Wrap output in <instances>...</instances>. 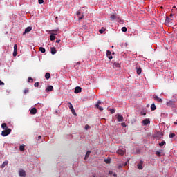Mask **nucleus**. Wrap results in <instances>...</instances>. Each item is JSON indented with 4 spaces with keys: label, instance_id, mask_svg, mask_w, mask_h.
Here are the masks:
<instances>
[{
    "label": "nucleus",
    "instance_id": "f257e3e1",
    "mask_svg": "<svg viewBox=\"0 0 177 177\" xmlns=\"http://www.w3.org/2000/svg\"><path fill=\"white\" fill-rule=\"evenodd\" d=\"M10 132H12L11 129H7L1 132L2 136H8V135H10Z\"/></svg>",
    "mask_w": 177,
    "mask_h": 177
},
{
    "label": "nucleus",
    "instance_id": "f03ea898",
    "mask_svg": "<svg viewBox=\"0 0 177 177\" xmlns=\"http://www.w3.org/2000/svg\"><path fill=\"white\" fill-rule=\"evenodd\" d=\"M68 104H69L68 108L70 109L72 114H73V115H77V113L75 112V110L74 109V106H73V104H71V102H68Z\"/></svg>",
    "mask_w": 177,
    "mask_h": 177
},
{
    "label": "nucleus",
    "instance_id": "7ed1b4c3",
    "mask_svg": "<svg viewBox=\"0 0 177 177\" xmlns=\"http://www.w3.org/2000/svg\"><path fill=\"white\" fill-rule=\"evenodd\" d=\"M100 104H102V101L98 100L97 104H95L96 109H98L100 111H103V107L100 106Z\"/></svg>",
    "mask_w": 177,
    "mask_h": 177
},
{
    "label": "nucleus",
    "instance_id": "20e7f679",
    "mask_svg": "<svg viewBox=\"0 0 177 177\" xmlns=\"http://www.w3.org/2000/svg\"><path fill=\"white\" fill-rule=\"evenodd\" d=\"M167 106L169 107H174L175 106V101L170 100L167 102Z\"/></svg>",
    "mask_w": 177,
    "mask_h": 177
},
{
    "label": "nucleus",
    "instance_id": "39448f33",
    "mask_svg": "<svg viewBox=\"0 0 177 177\" xmlns=\"http://www.w3.org/2000/svg\"><path fill=\"white\" fill-rule=\"evenodd\" d=\"M13 56H14V57L17 56V44H15V45H14Z\"/></svg>",
    "mask_w": 177,
    "mask_h": 177
},
{
    "label": "nucleus",
    "instance_id": "423d86ee",
    "mask_svg": "<svg viewBox=\"0 0 177 177\" xmlns=\"http://www.w3.org/2000/svg\"><path fill=\"white\" fill-rule=\"evenodd\" d=\"M106 55L109 60H111L113 59V56H111V52L109 50H106Z\"/></svg>",
    "mask_w": 177,
    "mask_h": 177
},
{
    "label": "nucleus",
    "instance_id": "0eeeda50",
    "mask_svg": "<svg viewBox=\"0 0 177 177\" xmlns=\"http://www.w3.org/2000/svg\"><path fill=\"white\" fill-rule=\"evenodd\" d=\"M153 99H154V100H156V102H158V103H162V99L158 97V96H157V95H155V96L153 97Z\"/></svg>",
    "mask_w": 177,
    "mask_h": 177
},
{
    "label": "nucleus",
    "instance_id": "6e6552de",
    "mask_svg": "<svg viewBox=\"0 0 177 177\" xmlns=\"http://www.w3.org/2000/svg\"><path fill=\"white\" fill-rule=\"evenodd\" d=\"M31 30H32V27H31V26L26 28L25 32L23 33V35H24V34H27V32H30V31H31Z\"/></svg>",
    "mask_w": 177,
    "mask_h": 177
},
{
    "label": "nucleus",
    "instance_id": "1a4fd4ad",
    "mask_svg": "<svg viewBox=\"0 0 177 177\" xmlns=\"http://www.w3.org/2000/svg\"><path fill=\"white\" fill-rule=\"evenodd\" d=\"M81 91H82V88L80 86L75 88V93H80Z\"/></svg>",
    "mask_w": 177,
    "mask_h": 177
},
{
    "label": "nucleus",
    "instance_id": "9d476101",
    "mask_svg": "<svg viewBox=\"0 0 177 177\" xmlns=\"http://www.w3.org/2000/svg\"><path fill=\"white\" fill-rule=\"evenodd\" d=\"M19 176L26 177V171L23 169L19 170Z\"/></svg>",
    "mask_w": 177,
    "mask_h": 177
},
{
    "label": "nucleus",
    "instance_id": "9b49d317",
    "mask_svg": "<svg viewBox=\"0 0 177 177\" xmlns=\"http://www.w3.org/2000/svg\"><path fill=\"white\" fill-rule=\"evenodd\" d=\"M138 169H143V161L140 160L139 164L137 165Z\"/></svg>",
    "mask_w": 177,
    "mask_h": 177
},
{
    "label": "nucleus",
    "instance_id": "f8f14e48",
    "mask_svg": "<svg viewBox=\"0 0 177 177\" xmlns=\"http://www.w3.org/2000/svg\"><path fill=\"white\" fill-rule=\"evenodd\" d=\"M117 120L119 122H122V121H124V117L122 115H118L117 116Z\"/></svg>",
    "mask_w": 177,
    "mask_h": 177
},
{
    "label": "nucleus",
    "instance_id": "ddd939ff",
    "mask_svg": "<svg viewBox=\"0 0 177 177\" xmlns=\"http://www.w3.org/2000/svg\"><path fill=\"white\" fill-rule=\"evenodd\" d=\"M136 72L138 75H140V74H142V68L137 66H136Z\"/></svg>",
    "mask_w": 177,
    "mask_h": 177
},
{
    "label": "nucleus",
    "instance_id": "4468645a",
    "mask_svg": "<svg viewBox=\"0 0 177 177\" xmlns=\"http://www.w3.org/2000/svg\"><path fill=\"white\" fill-rule=\"evenodd\" d=\"M143 125H148V124H150V119H145L142 121Z\"/></svg>",
    "mask_w": 177,
    "mask_h": 177
},
{
    "label": "nucleus",
    "instance_id": "2eb2a0df",
    "mask_svg": "<svg viewBox=\"0 0 177 177\" xmlns=\"http://www.w3.org/2000/svg\"><path fill=\"white\" fill-rule=\"evenodd\" d=\"M46 91V92H52V91H53V86H48Z\"/></svg>",
    "mask_w": 177,
    "mask_h": 177
},
{
    "label": "nucleus",
    "instance_id": "dca6fc26",
    "mask_svg": "<svg viewBox=\"0 0 177 177\" xmlns=\"http://www.w3.org/2000/svg\"><path fill=\"white\" fill-rule=\"evenodd\" d=\"M118 154H120V156H124L125 154V151L122 149H118Z\"/></svg>",
    "mask_w": 177,
    "mask_h": 177
},
{
    "label": "nucleus",
    "instance_id": "f3484780",
    "mask_svg": "<svg viewBox=\"0 0 177 177\" xmlns=\"http://www.w3.org/2000/svg\"><path fill=\"white\" fill-rule=\"evenodd\" d=\"M113 68H119L120 67V63L115 62L113 65Z\"/></svg>",
    "mask_w": 177,
    "mask_h": 177
},
{
    "label": "nucleus",
    "instance_id": "a211bd4d",
    "mask_svg": "<svg viewBox=\"0 0 177 177\" xmlns=\"http://www.w3.org/2000/svg\"><path fill=\"white\" fill-rule=\"evenodd\" d=\"M8 164H9L8 161L3 162V164L1 165V168H5V167H6V165H8Z\"/></svg>",
    "mask_w": 177,
    "mask_h": 177
},
{
    "label": "nucleus",
    "instance_id": "6ab92c4d",
    "mask_svg": "<svg viewBox=\"0 0 177 177\" xmlns=\"http://www.w3.org/2000/svg\"><path fill=\"white\" fill-rule=\"evenodd\" d=\"M50 50H51V53H52L53 55H56V48H55V47H51V48H50Z\"/></svg>",
    "mask_w": 177,
    "mask_h": 177
},
{
    "label": "nucleus",
    "instance_id": "aec40b11",
    "mask_svg": "<svg viewBox=\"0 0 177 177\" xmlns=\"http://www.w3.org/2000/svg\"><path fill=\"white\" fill-rule=\"evenodd\" d=\"M30 114H37V109L36 108H32L30 110Z\"/></svg>",
    "mask_w": 177,
    "mask_h": 177
},
{
    "label": "nucleus",
    "instance_id": "412c9836",
    "mask_svg": "<svg viewBox=\"0 0 177 177\" xmlns=\"http://www.w3.org/2000/svg\"><path fill=\"white\" fill-rule=\"evenodd\" d=\"M1 128H3L4 130L9 129V128H8V125L6 124V123H3L1 124Z\"/></svg>",
    "mask_w": 177,
    "mask_h": 177
},
{
    "label": "nucleus",
    "instance_id": "4be33fe9",
    "mask_svg": "<svg viewBox=\"0 0 177 177\" xmlns=\"http://www.w3.org/2000/svg\"><path fill=\"white\" fill-rule=\"evenodd\" d=\"M39 50L41 52V53H45V52H46V50H45V48L44 47H39Z\"/></svg>",
    "mask_w": 177,
    "mask_h": 177
},
{
    "label": "nucleus",
    "instance_id": "5701e85b",
    "mask_svg": "<svg viewBox=\"0 0 177 177\" xmlns=\"http://www.w3.org/2000/svg\"><path fill=\"white\" fill-rule=\"evenodd\" d=\"M50 41H55V39H56V37L55 36V35L51 34V35L50 36Z\"/></svg>",
    "mask_w": 177,
    "mask_h": 177
},
{
    "label": "nucleus",
    "instance_id": "b1692460",
    "mask_svg": "<svg viewBox=\"0 0 177 177\" xmlns=\"http://www.w3.org/2000/svg\"><path fill=\"white\" fill-rule=\"evenodd\" d=\"M151 111H154V110H156V109H157V106H156V104H152L151 105Z\"/></svg>",
    "mask_w": 177,
    "mask_h": 177
},
{
    "label": "nucleus",
    "instance_id": "393cba45",
    "mask_svg": "<svg viewBox=\"0 0 177 177\" xmlns=\"http://www.w3.org/2000/svg\"><path fill=\"white\" fill-rule=\"evenodd\" d=\"M89 156H91V151H87L84 160H86V158H88V157H89Z\"/></svg>",
    "mask_w": 177,
    "mask_h": 177
},
{
    "label": "nucleus",
    "instance_id": "a878e982",
    "mask_svg": "<svg viewBox=\"0 0 177 177\" xmlns=\"http://www.w3.org/2000/svg\"><path fill=\"white\" fill-rule=\"evenodd\" d=\"M45 78H46V80H49V78H50V73H46L45 74Z\"/></svg>",
    "mask_w": 177,
    "mask_h": 177
},
{
    "label": "nucleus",
    "instance_id": "bb28decb",
    "mask_svg": "<svg viewBox=\"0 0 177 177\" xmlns=\"http://www.w3.org/2000/svg\"><path fill=\"white\" fill-rule=\"evenodd\" d=\"M111 19V20H115V19H117V15H115V14L112 15Z\"/></svg>",
    "mask_w": 177,
    "mask_h": 177
},
{
    "label": "nucleus",
    "instance_id": "cd10ccee",
    "mask_svg": "<svg viewBox=\"0 0 177 177\" xmlns=\"http://www.w3.org/2000/svg\"><path fill=\"white\" fill-rule=\"evenodd\" d=\"M106 31V29L104 28H102V29H100L99 30L100 34H103V32H104Z\"/></svg>",
    "mask_w": 177,
    "mask_h": 177
},
{
    "label": "nucleus",
    "instance_id": "c85d7f7f",
    "mask_svg": "<svg viewBox=\"0 0 177 177\" xmlns=\"http://www.w3.org/2000/svg\"><path fill=\"white\" fill-rule=\"evenodd\" d=\"M24 147H25V146L23 145H21L20 147H19V150H20V151H24Z\"/></svg>",
    "mask_w": 177,
    "mask_h": 177
},
{
    "label": "nucleus",
    "instance_id": "c756f323",
    "mask_svg": "<svg viewBox=\"0 0 177 177\" xmlns=\"http://www.w3.org/2000/svg\"><path fill=\"white\" fill-rule=\"evenodd\" d=\"M122 31L123 32H127V31H128V29L127 28V27H122Z\"/></svg>",
    "mask_w": 177,
    "mask_h": 177
},
{
    "label": "nucleus",
    "instance_id": "7c9ffc66",
    "mask_svg": "<svg viewBox=\"0 0 177 177\" xmlns=\"http://www.w3.org/2000/svg\"><path fill=\"white\" fill-rule=\"evenodd\" d=\"M30 92V90H28V88H26L24 91V95H27V93H28Z\"/></svg>",
    "mask_w": 177,
    "mask_h": 177
},
{
    "label": "nucleus",
    "instance_id": "2f4dec72",
    "mask_svg": "<svg viewBox=\"0 0 177 177\" xmlns=\"http://www.w3.org/2000/svg\"><path fill=\"white\" fill-rule=\"evenodd\" d=\"M164 145H166L165 141H162L160 143H159V146L160 147L164 146Z\"/></svg>",
    "mask_w": 177,
    "mask_h": 177
},
{
    "label": "nucleus",
    "instance_id": "473e14b6",
    "mask_svg": "<svg viewBox=\"0 0 177 177\" xmlns=\"http://www.w3.org/2000/svg\"><path fill=\"white\" fill-rule=\"evenodd\" d=\"M59 31V30H53V32H54L53 34V35H57V32Z\"/></svg>",
    "mask_w": 177,
    "mask_h": 177
},
{
    "label": "nucleus",
    "instance_id": "72a5a7b5",
    "mask_svg": "<svg viewBox=\"0 0 177 177\" xmlns=\"http://www.w3.org/2000/svg\"><path fill=\"white\" fill-rule=\"evenodd\" d=\"M28 82H34V79H32V77H28Z\"/></svg>",
    "mask_w": 177,
    "mask_h": 177
},
{
    "label": "nucleus",
    "instance_id": "f704fd0d",
    "mask_svg": "<svg viewBox=\"0 0 177 177\" xmlns=\"http://www.w3.org/2000/svg\"><path fill=\"white\" fill-rule=\"evenodd\" d=\"M34 86L35 88H38V86H39V82H35V84H34Z\"/></svg>",
    "mask_w": 177,
    "mask_h": 177
},
{
    "label": "nucleus",
    "instance_id": "c9c22d12",
    "mask_svg": "<svg viewBox=\"0 0 177 177\" xmlns=\"http://www.w3.org/2000/svg\"><path fill=\"white\" fill-rule=\"evenodd\" d=\"M165 20H166L167 23H169V21H171V20H172V19H169V17H166Z\"/></svg>",
    "mask_w": 177,
    "mask_h": 177
},
{
    "label": "nucleus",
    "instance_id": "e433bc0d",
    "mask_svg": "<svg viewBox=\"0 0 177 177\" xmlns=\"http://www.w3.org/2000/svg\"><path fill=\"white\" fill-rule=\"evenodd\" d=\"M105 162H106V164H110V159H105Z\"/></svg>",
    "mask_w": 177,
    "mask_h": 177
},
{
    "label": "nucleus",
    "instance_id": "4c0bfd02",
    "mask_svg": "<svg viewBox=\"0 0 177 177\" xmlns=\"http://www.w3.org/2000/svg\"><path fill=\"white\" fill-rule=\"evenodd\" d=\"M39 4L42 5L44 3V0H38Z\"/></svg>",
    "mask_w": 177,
    "mask_h": 177
},
{
    "label": "nucleus",
    "instance_id": "58836bf2",
    "mask_svg": "<svg viewBox=\"0 0 177 177\" xmlns=\"http://www.w3.org/2000/svg\"><path fill=\"white\" fill-rule=\"evenodd\" d=\"M88 128H91V127L89 126V125H88V124H86L85 125V129L86 130V131H88Z\"/></svg>",
    "mask_w": 177,
    "mask_h": 177
},
{
    "label": "nucleus",
    "instance_id": "ea45409f",
    "mask_svg": "<svg viewBox=\"0 0 177 177\" xmlns=\"http://www.w3.org/2000/svg\"><path fill=\"white\" fill-rule=\"evenodd\" d=\"M169 138H175V133L169 134Z\"/></svg>",
    "mask_w": 177,
    "mask_h": 177
},
{
    "label": "nucleus",
    "instance_id": "a19ab883",
    "mask_svg": "<svg viewBox=\"0 0 177 177\" xmlns=\"http://www.w3.org/2000/svg\"><path fill=\"white\" fill-rule=\"evenodd\" d=\"M111 114H114V113H115V110L111 109Z\"/></svg>",
    "mask_w": 177,
    "mask_h": 177
},
{
    "label": "nucleus",
    "instance_id": "79ce46f5",
    "mask_svg": "<svg viewBox=\"0 0 177 177\" xmlns=\"http://www.w3.org/2000/svg\"><path fill=\"white\" fill-rule=\"evenodd\" d=\"M156 156H161V152L156 151Z\"/></svg>",
    "mask_w": 177,
    "mask_h": 177
},
{
    "label": "nucleus",
    "instance_id": "37998d69",
    "mask_svg": "<svg viewBox=\"0 0 177 177\" xmlns=\"http://www.w3.org/2000/svg\"><path fill=\"white\" fill-rule=\"evenodd\" d=\"M84 19V15H82V17H79V20H82Z\"/></svg>",
    "mask_w": 177,
    "mask_h": 177
},
{
    "label": "nucleus",
    "instance_id": "c03bdc74",
    "mask_svg": "<svg viewBox=\"0 0 177 177\" xmlns=\"http://www.w3.org/2000/svg\"><path fill=\"white\" fill-rule=\"evenodd\" d=\"M84 19V15H82V17H79V20H82Z\"/></svg>",
    "mask_w": 177,
    "mask_h": 177
},
{
    "label": "nucleus",
    "instance_id": "a18cd8bd",
    "mask_svg": "<svg viewBox=\"0 0 177 177\" xmlns=\"http://www.w3.org/2000/svg\"><path fill=\"white\" fill-rule=\"evenodd\" d=\"M0 85H5V83H3V82H2L1 80H0Z\"/></svg>",
    "mask_w": 177,
    "mask_h": 177
},
{
    "label": "nucleus",
    "instance_id": "49530a36",
    "mask_svg": "<svg viewBox=\"0 0 177 177\" xmlns=\"http://www.w3.org/2000/svg\"><path fill=\"white\" fill-rule=\"evenodd\" d=\"M80 15H81V12L77 11V16H80Z\"/></svg>",
    "mask_w": 177,
    "mask_h": 177
},
{
    "label": "nucleus",
    "instance_id": "de8ad7c7",
    "mask_svg": "<svg viewBox=\"0 0 177 177\" xmlns=\"http://www.w3.org/2000/svg\"><path fill=\"white\" fill-rule=\"evenodd\" d=\"M122 127H127V124H125V122L122 123Z\"/></svg>",
    "mask_w": 177,
    "mask_h": 177
},
{
    "label": "nucleus",
    "instance_id": "09e8293b",
    "mask_svg": "<svg viewBox=\"0 0 177 177\" xmlns=\"http://www.w3.org/2000/svg\"><path fill=\"white\" fill-rule=\"evenodd\" d=\"M127 165H128V162H126L123 165V166H124V167H127Z\"/></svg>",
    "mask_w": 177,
    "mask_h": 177
},
{
    "label": "nucleus",
    "instance_id": "8fccbe9b",
    "mask_svg": "<svg viewBox=\"0 0 177 177\" xmlns=\"http://www.w3.org/2000/svg\"><path fill=\"white\" fill-rule=\"evenodd\" d=\"M109 175H113V171H109Z\"/></svg>",
    "mask_w": 177,
    "mask_h": 177
},
{
    "label": "nucleus",
    "instance_id": "3c124183",
    "mask_svg": "<svg viewBox=\"0 0 177 177\" xmlns=\"http://www.w3.org/2000/svg\"><path fill=\"white\" fill-rule=\"evenodd\" d=\"M113 176L114 177H117V174L114 173V174H113Z\"/></svg>",
    "mask_w": 177,
    "mask_h": 177
},
{
    "label": "nucleus",
    "instance_id": "603ef678",
    "mask_svg": "<svg viewBox=\"0 0 177 177\" xmlns=\"http://www.w3.org/2000/svg\"><path fill=\"white\" fill-rule=\"evenodd\" d=\"M56 42H57V44H59V42H60V39L56 40Z\"/></svg>",
    "mask_w": 177,
    "mask_h": 177
},
{
    "label": "nucleus",
    "instance_id": "864d4df0",
    "mask_svg": "<svg viewBox=\"0 0 177 177\" xmlns=\"http://www.w3.org/2000/svg\"><path fill=\"white\" fill-rule=\"evenodd\" d=\"M170 17H174V14H170Z\"/></svg>",
    "mask_w": 177,
    "mask_h": 177
},
{
    "label": "nucleus",
    "instance_id": "5fc2aeb1",
    "mask_svg": "<svg viewBox=\"0 0 177 177\" xmlns=\"http://www.w3.org/2000/svg\"><path fill=\"white\" fill-rule=\"evenodd\" d=\"M41 138H42V136H38V139H41Z\"/></svg>",
    "mask_w": 177,
    "mask_h": 177
},
{
    "label": "nucleus",
    "instance_id": "6e6d98bb",
    "mask_svg": "<svg viewBox=\"0 0 177 177\" xmlns=\"http://www.w3.org/2000/svg\"><path fill=\"white\" fill-rule=\"evenodd\" d=\"M174 125H177V122H174Z\"/></svg>",
    "mask_w": 177,
    "mask_h": 177
},
{
    "label": "nucleus",
    "instance_id": "4d7b16f0",
    "mask_svg": "<svg viewBox=\"0 0 177 177\" xmlns=\"http://www.w3.org/2000/svg\"><path fill=\"white\" fill-rule=\"evenodd\" d=\"M93 177H96V175H95V174H94V175H93Z\"/></svg>",
    "mask_w": 177,
    "mask_h": 177
},
{
    "label": "nucleus",
    "instance_id": "13d9d810",
    "mask_svg": "<svg viewBox=\"0 0 177 177\" xmlns=\"http://www.w3.org/2000/svg\"><path fill=\"white\" fill-rule=\"evenodd\" d=\"M77 64H81V63L80 62H77Z\"/></svg>",
    "mask_w": 177,
    "mask_h": 177
},
{
    "label": "nucleus",
    "instance_id": "bf43d9fd",
    "mask_svg": "<svg viewBox=\"0 0 177 177\" xmlns=\"http://www.w3.org/2000/svg\"><path fill=\"white\" fill-rule=\"evenodd\" d=\"M143 115H146V113H144Z\"/></svg>",
    "mask_w": 177,
    "mask_h": 177
},
{
    "label": "nucleus",
    "instance_id": "052dcab7",
    "mask_svg": "<svg viewBox=\"0 0 177 177\" xmlns=\"http://www.w3.org/2000/svg\"><path fill=\"white\" fill-rule=\"evenodd\" d=\"M119 168H121V166H119Z\"/></svg>",
    "mask_w": 177,
    "mask_h": 177
},
{
    "label": "nucleus",
    "instance_id": "680f3d73",
    "mask_svg": "<svg viewBox=\"0 0 177 177\" xmlns=\"http://www.w3.org/2000/svg\"><path fill=\"white\" fill-rule=\"evenodd\" d=\"M173 8H175V6H173Z\"/></svg>",
    "mask_w": 177,
    "mask_h": 177
}]
</instances>
